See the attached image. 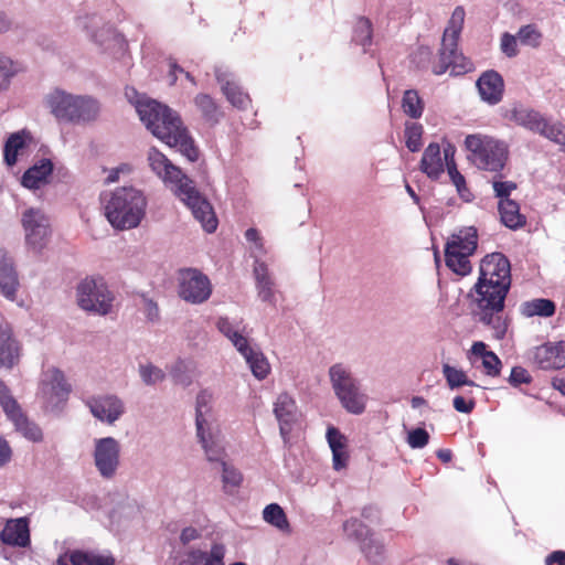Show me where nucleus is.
<instances>
[{"instance_id": "obj_24", "label": "nucleus", "mask_w": 565, "mask_h": 565, "mask_svg": "<svg viewBox=\"0 0 565 565\" xmlns=\"http://www.w3.org/2000/svg\"><path fill=\"white\" fill-rule=\"evenodd\" d=\"M441 149L437 142H430L422 156L419 170L431 180H438L445 171Z\"/></svg>"}, {"instance_id": "obj_40", "label": "nucleus", "mask_w": 565, "mask_h": 565, "mask_svg": "<svg viewBox=\"0 0 565 565\" xmlns=\"http://www.w3.org/2000/svg\"><path fill=\"white\" fill-rule=\"evenodd\" d=\"M405 142L409 151L416 152L422 148V137L424 134L423 125L414 121L405 124Z\"/></svg>"}, {"instance_id": "obj_50", "label": "nucleus", "mask_w": 565, "mask_h": 565, "mask_svg": "<svg viewBox=\"0 0 565 565\" xmlns=\"http://www.w3.org/2000/svg\"><path fill=\"white\" fill-rule=\"evenodd\" d=\"M19 72V66L12 60L0 57V88H7L10 78Z\"/></svg>"}, {"instance_id": "obj_45", "label": "nucleus", "mask_w": 565, "mask_h": 565, "mask_svg": "<svg viewBox=\"0 0 565 565\" xmlns=\"http://www.w3.org/2000/svg\"><path fill=\"white\" fill-rule=\"evenodd\" d=\"M541 136L547 138L548 140L557 143L562 147V150L565 151V125L557 122H550L548 120L545 124L544 129L542 130Z\"/></svg>"}, {"instance_id": "obj_57", "label": "nucleus", "mask_w": 565, "mask_h": 565, "mask_svg": "<svg viewBox=\"0 0 565 565\" xmlns=\"http://www.w3.org/2000/svg\"><path fill=\"white\" fill-rule=\"evenodd\" d=\"M518 36L510 33H504L501 38V50L509 56L513 57L518 54Z\"/></svg>"}, {"instance_id": "obj_39", "label": "nucleus", "mask_w": 565, "mask_h": 565, "mask_svg": "<svg viewBox=\"0 0 565 565\" xmlns=\"http://www.w3.org/2000/svg\"><path fill=\"white\" fill-rule=\"evenodd\" d=\"M443 374L450 390H457L461 386L477 387L478 384L470 380L467 373L462 370L456 369L449 364L443 365Z\"/></svg>"}, {"instance_id": "obj_46", "label": "nucleus", "mask_w": 565, "mask_h": 565, "mask_svg": "<svg viewBox=\"0 0 565 565\" xmlns=\"http://www.w3.org/2000/svg\"><path fill=\"white\" fill-rule=\"evenodd\" d=\"M448 175L454 183V185L457 189L458 194L461 196L462 200L466 202H470L472 198H469L470 192L466 184L465 177L458 171L457 163H451L449 166H446Z\"/></svg>"}, {"instance_id": "obj_22", "label": "nucleus", "mask_w": 565, "mask_h": 565, "mask_svg": "<svg viewBox=\"0 0 565 565\" xmlns=\"http://www.w3.org/2000/svg\"><path fill=\"white\" fill-rule=\"evenodd\" d=\"M274 414L279 422V430L284 439L291 431L292 424L297 419V406L295 399L287 393H281L274 405Z\"/></svg>"}, {"instance_id": "obj_36", "label": "nucleus", "mask_w": 565, "mask_h": 565, "mask_svg": "<svg viewBox=\"0 0 565 565\" xmlns=\"http://www.w3.org/2000/svg\"><path fill=\"white\" fill-rule=\"evenodd\" d=\"M28 135L24 131H18L8 138L3 148L4 162L12 167L17 163L18 153L26 146Z\"/></svg>"}, {"instance_id": "obj_34", "label": "nucleus", "mask_w": 565, "mask_h": 565, "mask_svg": "<svg viewBox=\"0 0 565 565\" xmlns=\"http://www.w3.org/2000/svg\"><path fill=\"white\" fill-rule=\"evenodd\" d=\"M373 24L366 17H356L353 23L352 42L364 49L372 44Z\"/></svg>"}, {"instance_id": "obj_56", "label": "nucleus", "mask_w": 565, "mask_h": 565, "mask_svg": "<svg viewBox=\"0 0 565 565\" xmlns=\"http://www.w3.org/2000/svg\"><path fill=\"white\" fill-rule=\"evenodd\" d=\"M532 382V376L522 366H514L511 370V374L509 377V383L513 386H519L521 384H530Z\"/></svg>"}, {"instance_id": "obj_41", "label": "nucleus", "mask_w": 565, "mask_h": 565, "mask_svg": "<svg viewBox=\"0 0 565 565\" xmlns=\"http://www.w3.org/2000/svg\"><path fill=\"white\" fill-rule=\"evenodd\" d=\"M222 90L227 100L235 107L245 108L250 102L248 95L234 82H226L222 86Z\"/></svg>"}, {"instance_id": "obj_10", "label": "nucleus", "mask_w": 565, "mask_h": 565, "mask_svg": "<svg viewBox=\"0 0 565 565\" xmlns=\"http://www.w3.org/2000/svg\"><path fill=\"white\" fill-rule=\"evenodd\" d=\"M178 281V294L186 302L200 305L212 295V285L209 277L199 269H180Z\"/></svg>"}, {"instance_id": "obj_44", "label": "nucleus", "mask_w": 565, "mask_h": 565, "mask_svg": "<svg viewBox=\"0 0 565 565\" xmlns=\"http://www.w3.org/2000/svg\"><path fill=\"white\" fill-rule=\"evenodd\" d=\"M212 393L207 390H203L198 394L196 407H195V424L196 430L201 433L202 426L206 423L204 415L210 411V404L212 402Z\"/></svg>"}, {"instance_id": "obj_3", "label": "nucleus", "mask_w": 565, "mask_h": 565, "mask_svg": "<svg viewBox=\"0 0 565 565\" xmlns=\"http://www.w3.org/2000/svg\"><path fill=\"white\" fill-rule=\"evenodd\" d=\"M508 291L499 285L480 280L468 292V305L472 319L492 331V337L502 340L508 331V321L503 317Z\"/></svg>"}, {"instance_id": "obj_53", "label": "nucleus", "mask_w": 565, "mask_h": 565, "mask_svg": "<svg viewBox=\"0 0 565 565\" xmlns=\"http://www.w3.org/2000/svg\"><path fill=\"white\" fill-rule=\"evenodd\" d=\"M482 366L484 369V373L488 376L495 377L499 376L501 373L502 363L499 356L494 352H492L484 356V359L482 360Z\"/></svg>"}, {"instance_id": "obj_55", "label": "nucleus", "mask_w": 565, "mask_h": 565, "mask_svg": "<svg viewBox=\"0 0 565 565\" xmlns=\"http://www.w3.org/2000/svg\"><path fill=\"white\" fill-rule=\"evenodd\" d=\"M492 188L495 196L500 200L510 198L512 191L516 189V183L513 181H498L492 182Z\"/></svg>"}, {"instance_id": "obj_8", "label": "nucleus", "mask_w": 565, "mask_h": 565, "mask_svg": "<svg viewBox=\"0 0 565 565\" xmlns=\"http://www.w3.org/2000/svg\"><path fill=\"white\" fill-rule=\"evenodd\" d=\"M330 379L342 406L353 414L363 413L366 396L360 392L351 374L341 364H335L330 369Z\"/></svg>"}, {"instance_id": "obj_5", "label": "nucleus", "mask_w": 565, "mask_h": 565, "mask_svg": "<svg viewBox=\"0 0 565 565\" xmlns=\"http://www.w3.org/2000/svg\"><path fill=\"white\" fill-rule=\"evenodd\" d=\"M468 159L480 170L499 173L509 160L505 142L483 134H471L465 139Z\"/></svg>"}, {"instance_id": "obj_4", "label": "nucleus", "mask_w": 565, "mask_h": 565, "mask_svg": "<svg viewBox=\"0 0 565 565\" xmlns=\"http://www.w3.org/2000/svg\"><path fill=\"white\" fill-rule=\"evenodd\" d=\"M146 205V198L140 191L122 186L109 194L104 207L105 216L114 228H135L145 215Z\"/></svg>"}, {"instance_id": "obj_20", "label": "nucleus", "mask_w": 565, "mask_h": 565, "mask_svg": "<svg viewBox=\"0 0 565 565\" xmlns=\"http://www.w3.org/2000/svg\"><path fill=\"white\" fill-rule=\"evenodd\" d=\"M0 540L6 545L28 547L31 543L29 519L23 516L8 520L0 533Z\"/></svg>"}, {"instance_id": "obj_49", "label": "nucleus", "mask_w": 565, "mask_h": 565, "mask_svg": "<svg viewBox=\"0 0 565 565\" xmlns=\"http://www.w3.org/2000/svg\"><path fill=\"white\" fill-rule=\"evenodd\" d=\"M361 550L365 554L366 558L372 563H377L381 561L384 546L380 542L373 539H369L366 542L363 540V544H361Z\"/></svg>"}, {"instance_id": "obj_27", "label": "nucleus", "mask_w": 565, "mask_h": 565, "mask_svg": "<svg viewBox=\"0 0 565 565\" xmlns=\"http://www.w3.org/2000/svg\"><path fill=\"white\" fill-rule=\"evenodd\" d=\"M511 119L515 124L540 135L547 121L541 113L524 106H515L511 110Z\"/></svg>"}, {"instance_id": "obj_33", "label": "nucleus", "mask_w": 565, "mask_h": 565, "mask_svg": "<svg viewBox=\"0 0 565 565\" xmlns=\"http://www.w3.org/2000/svg\"><path fill=\"white\" fill-rule=\"evenodd\" d=\"M248 363L253 374L259 379H265L270 371L269 363L262 352L253 350L249 344L246 345V350L239 351Z\"/></svg>"}, {"instance_id": "obj_14", "label": "nucleus", "mask_w": 565, "mask_h": 565, "mask_svg": "<svg viewBox=\"0 0 565 565\" xmlns=\"http://www.w3.org/2000/svg\"><path fill=\"white\" fill-rule=\"evenodd\" d=\"M40 393L49 406L56 407L67 399L71 385L65 381L64 374L60 370L52 369L45 372Z\"/></svg>"}, {"instance_id": "obj_15", "label": "nucleus", "mask_w": 565, "mask_h": 565, "mask_svg": "<svg viewBox=\"0 0 565 565\" xmlns=\"http://www.w3.org/2000/svg\"><path fill=\"white\" fill-rule=\"evenodd\" d=\"M473 68V63L458 51V46L444 47L441 45L439 60L433 66V72L436 75H441L450 71L451 75L458 76L471 72Z\"/></svg>"}, {"instance_id": "obj_43", "label": "nucleus", "mask_w": 565, "mask_h": 565, "mask_svg": "<svg viewBox=\"0 0 565 565\" xmlns=\"http://www.w3.org/2000/svg\"><path fill=\"white\" fill-rule=\"evenodd\" d=\"M258 295L264 301H271L274 298L273 281L267 274V268L260 265L255 269Z\"/></svg>"}, {"instance_id": "obj_7", "label": "nucleus", "mask_w": 565, "mask_h": 565, "mask_svg": "<svg viewBox=\"0 0 565 565\" xmlns=\"http://www.w3.org/2000/svg\"><path fill=\"white\" fill-rule=\"evenodd\" d=\"M478 246V232L473 226L462 227L454 233L445 246L446 266L459 276L471 273L472 266L469 257Z\"/></svg>"}, {"instance_id": "obj_6", "label": "nucleus", "mask_w": 565, "mask_h": 565, "mask_svg": "<svg viewBox=\"0 0 565 565\" xmlns=\"http://www.w3.org/2000/svg\"><path fill=\"white\" fill-rule=\"evenodd\" d=\"M47 105L57 119L75 124L95 120L100 110L96 99L89 96H74L62 90L50 94Z\"/></svg>"}, {"instance_id": "obj_51", "label": "nucleus", "mask_w": 565, "mask_h": 565, "mask_svg": "<svg viewBox=\"0 0 565 565\" xmlns=\"http://www.w3.org/2000/svg\"><path fill=\"white\" fill-rule=\"evenodd\" d=\"M198 437L200 438V441L205 450L207 460L210 461H223V449L218 447L216 444L212 443L209 444L205 435H204V426H202L201 434L198 430Z\"/></svg>"}, {"instance_id": "obj_31", "label": "nucleus", "mask_w": 565, "mask_h": 565, "mask_svg": "<svg viewBox=\"0 0 565 565\" xmlns=\"http://www.w3.org/2000/svg\"><path fill=\"white\" fill-rule=\"evenodd\" d=\"M192 565H225V546L223 544H213L210 552L193 550L188 554Z\"/></svg>"}, {"instance_id": "obj_52", "label": "nucleus", "mask_w": 565, "mask_h": 565, "mask_svg": "<svg viewBox=\"0 0 565 565\" xmlns=\"http://www.w3.org/2000/svg\"><path fill=\"white\" fill-rule=\"evenodd\" d=\"M140 375L143 382L149 385L161 382L166 377L164 372L152 364L141 365Z\"/></svg>"}, {"instance_id": "obj_29", "label": "nucleus", "mask_w": 565, "mask_h": 565, "mask_svg": "<svg viewBox=\"0 0 565 565\" xmlns=\"http://www.w3.org/2000/svg\"><path fill=\"white\" fill-rule=\"evenodd\" d=\"M216 328L218 331L226 337L237 351L246 350L248 344L247 337L244 335L246 327L243 326V321L232 322L226 317H220L216 321Z\"/></svg>"}, {"instance_id": "obj_26", "label": "nucleus", "mask_w": 565, "mask_h": 565, "mask_svg": "<svg viewBox=\"0 0 565 565\" xmlns=\"http://www.w3.org/2000/svg\"><path fill=\"white\" fill-rule=\"evenodd\" d=\"M53 172V163L50 159H42L30 167L22 175L21 183L28 189H40L49 182Z\"/></svg>"}, {"instance_id": "obj_21", "label": "nucleus", "mask_w": 565, "mask_h": 565, "mask_svg": "<svg viewBox=\"0 0 565 565\" xmlns=\"http://www.w3.org/2000/svg\"><path fill=\"white\" fill-rule=\"evenodd\" d=\"M21 345L9 323H0V367L11 369L20 359Z\"/></svg>"}, {"instance_id": "obj_35", "label": "nucleus", "mask_w": 565, "mask_h": 565, "mask_svg": "<svg viewBox=\"0 0 565 565\" xmlns=\"http://www.w3.org/2000/svg\"><path fill=\"white\" fill-rule=\"evenodd\" d=\"M403 113L412 119H419L425 109V103L416 89L404 92L401 104Z\"/></svg>"}, {"instance_id": "obj_58", "label": "nucleus", "mask_w": 565, "mask_h": 565, "mask_svg": "<svg viewBox=\"0 0 565 565\" xmlns=\"http://www.w3.org/2000/svg\"><path fill=\"white\" fill-rule=\"evenodd\" d=\"M454 408L463 414H470L476 407V401L473 398L466 399L458 395L452 401Z\"/></svg>"}, {"instance_id": "obj_18", "label": "nucleus", "mask_w": 565, "mask_h": 565, "mask_svg": "<svg viewBox=\"0 0 565 565\" xmlns=\"http://www.w3.org/2000/svg\"><path fill=\"white\" fill-rule=\"evenodd\" d=\"M87 405L96 418L108 424L116 422L125 411L122 402L114 395L93 397Z\"/></svg>"}, {"instance_id": "obj_19", "label": "nucleus", "mask_w": 565, "mask_h": 565, "mask_svg": "<svg viewBox=\"0 0 565 565\" xmlns=\"http://www.w3.org/2000/svg\"><path fill=\"white\" fill-rule=\"evenodd\" d=\"M477 87L481 99L490 105H497L502 100L504 93V81L493 70L486 71L477 81Z\"/></svg>"}, {"instance_id": "obj_32", "label": "nucleus", "mask_w": 565, "mask_h": 565, "mask_svg": "<svg viewBox=\"0 0 565 565\" xmlns=\"http://www.w3.org/2000/svg\"><path fill=\"white\" fill-rule=\"evenodd\" d=\"M193 103L198 110L201 113L203 119L211 125L218 122L222 113L215 100L207 94H198Z\"/></svg>"}, {"instance_id": "obj_23", "label": "nucleus", "mask_w": 565, "mask_h": 565, "mask_svg": "<svg viewBox=\"0 0 565 565\" xmlns=\"http://www.w3.org/2000/svg\"><path fill=\"white\" fill-rule=\"evenodd\" d=\"M18 274L7 252L0 250V292L9 300H14L19 288Z\"/></svg>"}, {"instance_id": "obj_13", "label": "nucleus", "mask_w": 565, "mask_h": 565, "mask_svg": "<svg viewBox=\"0 0 565 565\" xmlns=\"http://www.w3.org/2000/svg\"><path fill=\"white\" fill-rule=\"evenodd\" d=\"M22 225L26 243L34 249H41L50 235L47 217L41 210L31 207L22 214Z\"/></svg>"}, {"instance_id": "obj_17", "label": "nucleus", "mask_w": 565, "mask_h": 565, "mask_svg": "<svg viewBox=\"0 0 565 565\" xmlns=\"http://www.w3.org/2000/svg\"><path fill=\"white\" fill-rule=\"evenodd\" d=\"M533 363L541 370H559L565 366V341L547 342L536 347Z\"/></svg>"}, {"instance_id": "obj_62", "label": "nucleus", "mask_w": 565, "mask_h": 565, "mask_svg": "<svg viewBox=\"0 0 565 565\" xmlns=\"http://www.w3.org/2000/svg\"><path fill=\"white\" fill-rule=\"evenodd\" d=\"M545 565H565V551H554L545 558Z\"/></svg>"}, {"instance_id": "obj_25", "label": "nucleus", "mask_w": 565, "mask_h": 565, "mask_svg": "<svg viewBox=\"0 0 565 565\" xmlns=\"http://www.w3.org/2000/svg\"><path fill=\"white\" fill-rule=\"evenodd\" d=\"M327 440L332 451V462L334 470L344 469L348 466L349 452L347 450V437L333 426L327 430Z\"/></svg>"}, {"instance_id": "obj_30", "label": "nucleus", "mask_w": 565, "mask_h": 565, "mask_svg": "<svg viewBox=\"0 0 565 565\" xmlns=\"http://www.w3.org/2000/svg\"><path fill=\"white\" fill-rule=\"evenodd\" d=\"M465 17L466 12L463 7H456L444 31L441 40V45L444 47L458 46V41L465 23Z\"/></svg>"}, {"instance_id": "obj_38", "label": "nucleus", "mask_w": 565, "mask_h": 565, "mask_svg": "<svg viewBox=\"0 0 565 565\" xmlns=\"http://www.w3.org/2000/svg\"><path fill=\"white\" fill-rule=\"evenodd\" d=\"M264 520L284 533H290V523L284 509L277 503L268 504L263 511Z\"/></svg>"}, {"instance_id": "obj_42", "label": "nucleus", "mask_w": 565, "mask_h": 565, "mask_svg": "<svg viewBox=\"0 0 565 565\" xmlns=\"http://www.w3.org/2000/svg\"><path fill=\"white\" fill-rule=\"evenodd\" d=\"M343 530L349 536L354 537L361 544H363V540L366 542L373 536L371 530L356 518L347 520L343 524Z\"/></svg>"}, {"instance_id": "obj_64", "label": "nucleus", "mask_w": 565, "mask_h": 565, "mask_svg": "<svg viewBox=\"0 0 565 565\" xmlns=\"http://www.w3.org/2000/svg\"><path fill=\"white\" fill-rule=\"evenodd\" d=\"M487 348L488 347L484 342L477 341V342H473V344L471 345L470 352L472 355L483 360L487 354L493 352V351H489Z\"/></svg>"}, {"instance_id": "obj_9", "label": "nucleus", "mask_w": 565, "mask_h": 565, "mask_svg": "<svg viewBox=\"0 0 565 565\" xmlns=\"http://www.w3.org/2000/svg\"><path fill=\"white\" fill-rule=\"evenodd\" d=\"M77 301L82 309L105 316L114 301L103 278H85L77 287Z\"/></svg>"}, {"instance_id": "obj_63", "label": "nucleus", "mask_w": 565, "mask_h": 565, "mask_svg": "<svg viewBox=\"0 0 565 565\" xmlns=\"http://www.w3.org/2000/svg\"><path fill=\"white\" fill-rule=\"evenodd\" d=\"M455 153H456V147L452 143L447 142L443 148V156H441L445 166L456 163Z\"/></svg>"}, {"instance_id": "obj_1", "label": "nucleus", "mask_w": 565, "mask_h": 565, "mask_svg": "<svg viewBox=\"0 0 565 565\" xmlns=\"http://www.w3.org/2000/svg\"><path fill=\"white\" fill-rule=\"evenodd\" d=\"M147 159L151 171L192 211L202 227L207 233L215 232L218 221L213 206L195 188L193 180L154 147L149 149Z\"/></svg>"}, {"instance_id": "obj_2", "label": "nucleus", "mask_w": 565, "mask_h": 565, "mask_svg": "<svg viewBox=\"0 0 565 565\" xmlns=\"http://www.w3.org/2000/svg\"><path fill=\"white\" fill-rule=\"evenodd\" d=\"M137 113L154 137L178 150L191 162L199 159V149L178 113L156 100L138 103Z\"/></svg>"}, {"instance_id": "obj_16", "label": "nucleus", "mask_w": 565, "mask_h": 565, "mask_svg": "<svg viewBox=\"0 0 565 565\" xmlns=\"http://www.w3.org/2000/svg\"><path fill=\"white\" fill-rule=\"evenodd\" d=\"M95 465L105 478H110L119 463V444L113 437L98 439L95 445Z\"/></svg>"}, {"instance_id": "obj_47", "label": "nucleus", "mask_w": 565, "mask_h": 565, "mask_svg": "<svg viewBox=\"0 0 565 565\" xmlns=\"http://www.w3.org/2000/svg\"><path fill=\"white\" fill-rule=\"evenodd\" d=\"M223 467V488L227 493H232L242 483L243 477L239 471L230 467L226 462L222 461Z\"/></svg>"}, {"instance_id": "obj_37", "label": "nucleus", "mask_w": 565, "mask_h": 565, "mask_svg": "<svg viewBox=\"0 0 565 565\" xmlns=\"http://www.w3.org/2000/svg\"><path fill=\"white\" fill-rule=\"evenodd\" d=\"M556 306L554 301L545 298H537L530 301H525L522 305V313L526 317H552L555 313Z\"/></svg>"}, {"instance_id": "obj_54", "label": "nucleus", "mask_w": 565, "mask_h": 565, "mask_svg": "<svg viewBox=\"0 0 565 565\" xmlns=\"http://www.w3.org/2000/svg\"><path fill=\"white\" fill-rule=\"evenodd\" d=\"M429 441V434L424 428H415L408 433L407 443L411 448H424Z\"/></svg>"}, {"instance_id": "obj_59", "label": "nucleus", "mask_w": 565, "mask_h": 565, "mask_svg": "<svg viewBox=\"0 0 565 565\" xmlns=\"http://www.w3.org/2000/svg\"><path fill=\"white\" fill-rule=\"evenodd\" d=\"M186 370V364L184 361H178L173 366L171 374L177 383L182 385H189L191 383L190 377L183 376V372Z\"/></svg>"}, {"instance_id": "obj_28", "label": "nucleus", "mask_w": 565, "mask_h": 565, "mask_svg": "<svg viewBox=\"0 0 565 565\" xmlns=\"http://www.w3.org/2000/svg\"><path fill=\"white\" fill-rule=\"evenodd\" d=\"M500 220L510 230H519L526 224V217L520 212L516 201L505 198L498 202Z\"/></svg>"}, {"instance_id": "obj_60", "label": "nucleus", "mask_w": 565, "mask_h": 565, "mask_svg": "<svg viewBox=\"0 0 565 565\" xmlns=\"http://www.w3.org/2000/svg\"><path fill=\"white\" fill-rule=\"evenodd\" d=\"M143 309L145 313L150 321H157L159 319V307L153 300L143 297Z\"/></svg>"}, {"instance_id": "obj_61", "label": "nucleus", "mask_w": 565, "mask_h": 565, "mask_svg": "<svg viewBox=\"0 0 565 565\" xmlns=\"http://www.w3.org/2000/svg\"><path fill=\"white\" fill-rule=\"evenodd\" d=\"M200 537H201L200 531L193 526L184 527L180 534V541L183 545H186L190 542L195 541Z\"/></svg>"}, {"instance_id": "obj_11", "label": "nucleus", "mask_w": 565, "mask_h": 565, "mask_svg": "<svg viewBox=\"0 0 565 565\" xmlns=\"http://www.w3.org/2000/svg\"><path fill=\"white\" fill-rule=\"evenodd\" d=\"M0 405L2 406L8 418L13 422L19 431L30 440L39 441L42 439V431L40 427L30 422L22 412L18 402L11 395L10 388L0 379Z\"/></svg>"}, {"instance_id": "obj_48", "label": "nucleus", "mask_w": 565, "mask_h": 565, "mask_svg": "<svg viewBox=\"0 0 565 565\" xmlns=\"http://www.w3.org/2000/svg\"><path fill=\"white\" fill-rule=\"evenodd\" d=\"M519 41L532 47H537L541 43L542 34L533 24L522 26L518 32Z\"/></svg>"}, {"instance_id": "obj_12", "label": "nucleus", "mask_w": 565, "mask_h": 565, "mask_svg": "<svg viewBox=\"0 0 565 565\" xmlns=\"http://www.w3.org/2000/svg\"><path fill=\"white\" fill-rule=\"evenodd\" d=\"M478 280L490 285L500 284L509 292L512 282L509 259L501 253L484 256L480 263Z\"/></svg>"}]
</instances>
